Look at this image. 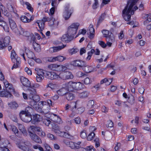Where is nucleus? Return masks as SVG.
<instances>
[{
  "label": "nucleus",
  "instance_id": "4468645a",
  "mask_svg": "<svg viewBox=\"0 0 151 151\" xmlns=\"http://www.w3.org/2000/svg\"><path fill=\"white\" fill-rule=\"evenodd\" d=\"M66 59L65 57L61 55L57 56H52L48 58L47 60L50 62H54L56 61L62 62Z\"/></svg>",
  "mask_w": 151,
  "mask_h": 151
},
{
  "label": "nucleus",
  "instance_id": "338daca9",
  "mask_svg": "<svg viewBox=\"0 0 151 151\" xmlns=\"http://www.w3.org/2000/svg\"><path fill=\"white\" fill-rule=\"evenodd\" d=\"M0 151H10L8 149L5 147L4 144V145L0 146Z\"/></svg>",
  "mask_w": 151,
  "mask_h": 151
},
{
  "label": "nucleus",
  "instance_id": "7ed1b4c3",
  "mask_svg": "<svg viewBox=\"0 0 151 151\" xmlns=\"http://www.w3.org/2000/svg\"><path fill=\"white\" fill-rule=\"evenodd\" d=\"M6 89H3L1 91H0V96L6 97H11L12 95L11 92L14 91V89L12 84L9 83L6 80L3 81ZM1 87L0 85V90H1Z\"/></svg>",
  "mask_w": 151,
  "mask_h": 151
},
{
  "label": "nucleus",
  "instance_id": "f704fd0d",
  "mask_svg": "<svg viewBox=\"0 0 151 151\" xmlns=\"http://www.w3.org/2000/svg\"><path fill=\"white\" fill-rule=\"evenodd\" d=\"M47 88H50L51 89H57L58 87L57 84L53 83H50L47 84L46 86Z\"/></svg>",
  "mask_w": 151,
  "mask_h": 151
},
{
  "label": "nucleus",
  "instance_id": "a211bd4d",
  "mask_svg": "<svg viewBox=\"0 0 151 151\" xmlns=\"http://www.w3.org/2000/svg\"><path fill=\"white\" fill-rule=\"evenodd\" d=\"M20 80L21 82L24 86L27 88L31 86L30 81L26 78L22 76L21 77Z\"/></svg>",
  "mask_w": 151,
  "mask_h": 151
},
{
  "label": "nucleus",
  "instance_id": "dca6fc26",
  "mask_svg": "<svg viewBox=\"0 0 151 151\" xmlns=\"http://www.w3.org/2000/svg\"><path fill=\"white\" fill-rule=\"evenodd\" d=\"M66 46V45H63L61 46L51 47L49 49V51L51 53L56 52L62 50Z\"/></svg>",
  "mask_w": 151,
  "mask_h": 151
},
{
  "label": "nucleus",
  "instance_id": "4d7b16f0",
  "mask_svg": "<svg viewBox=\"0 0 151 151\" xmlns=\"http://www.w3.org/2000/svg\"><path fill=\"white\" fill-rule=\"evenodd\" d=\"M33 110L32 108L30 107V106H28L27 107L25 110H22V111H24L26 113H30L31 112H32Z\"/></svg>",
  "mask_w": 151,
  "mask_h": 151
},
{
  "label": "nucleus",
  "instance_id": "39448f33",
  "mask_svg": "<svg viewBox=\"0 0 151 151\" xmlns=\"http://www.w3.org/2000/svg\"><path fill=\"white\" fill-rule=\"evenodd\" d=\"M64 143L67 146H68L71 149H78V151L81 148L82 142L78 141L76 142H73L72 141H68L67 140H64Z\"/></svg>",
  "mask_w": 151,
  "mask_h": 151
},
{
  "label": "nucleus",
  "instance_id": "58836bf2",
  "mask_svg": "<svg viewBox=\"0 0 151 151\" xmlns=\"http://www.w3.org/2000/svg\"><path fill=\"white\" fill-rule=\"evenodd\" d=\"M33 44L34 48L35 50L37 52H39L40 50V45L37 44L35 41H34L33 42Z\"/></svg>",
  "mask_w": 151,
  "mask_h": 151
},
{
  "label": "nucleus",
  "instance_id": "bf43d9fd",
  "mask_svg": "<svg viewBox=\"0 0 151 151\" xmlns=\"http://www.w3.org/2000/svg\"><path fill=\"white\" fill-rule=\"evenodd\" d=\"M25 4L27 6V8L30 12H32L33 11V9L31 6V5L28 2H26Z\"/></svg>",
  "mask_w": 151,
  "mask_h": 151
},
{
  "label": "nucleus",
  "instance_id": "4be33fe9",
  "mask_svg": "<svg viewBox=\"0 0 151 151\" xmlns=\"http://www.w3.org/2000/svg\"><path fill=\"white\" fill-rule=\"evenodd\" d=\"M30 136L32 139L35 142L39 144L42 143V141L40 138L35 133H31Z\"/></svg>",
  "mask_w": 151,
  "mask_h": 151
},
{
  "label": "nucleus",
  "instance_id": "e433bc0d",
  "mask_svg": "<svg viewBox=\"0 0 151 151\" xmlns=\"http://www.w3.org/2000/svg\"><path fill=\"white\" fill-rule=\"evenodd\" d=\"M8 105L12 109L16 108L18 106V104L15 101L10 102L8 104Z\"/></svg>",
  "mask_w": 151,
  "mask_h": 151
},
{
  "label": "nucleus",
  "instance_id": "5fc2aeb1",
  "mask_svg": "<svg viewBox=\"0 0 151 151\" xmlns=\"http://www.w3.org/2000/svg\"><path fill=\"white\" fill-rule=\"evenodd\" d=\"M43 123L47 126H49L51 122V121L49 119H47L45 118L43 119Z\"/></svg>",
  "mask_w": 151,
  "mask_h": 151
},
{
  "label": "nucleus",
  "instance_id": "603ef678",
  "mask_svg": "<svg viewBox=\"0 0 151 151\" xmlns=\"http://www.w3.org/2000/svg\"><path fill=\"white\" fill-rule=\"evenodd\" d=\"M114 40L113 39H111V37H109V39L107 38L106 39V41H107V42H106V44L108 46L110 47L112 45V43L111 42H113Z\"/></svg>",
  "mask_w": 151,
  "mask_h": 151
},
{
  "label": "nucleus",
  "instance_id": "0eeeda50",
  "mask_svg": "<svg viewBox=\"0 0 151 151\" xmlns=\"http://www.w3.org/2000/svg\"><path fill=\"white\" fill-rule=\"evenodd\" d=\"M11 58L12 60L14 63L12 69L17 68L20 63L21 61L20 58L18 57L14 50H12V51Z\"/></svg>",
  "mask_w": 151,
  "mask_h": 151
},
{
  "label": "nucleus",
  "instance_id": "09e8293b",
  "mask_svg": "<svg viewBox=\"0 0 151 151\" xmlns=\"http://www.w3.org/2000/svg\"><path fill=\"white\" fill-rule=\"evenodd\" d=\"M95 134L93 132H91L87 137V139L88 141H91L94 137Z\"/></svg>",
  "mask_w": 151,
  "mask_h": 151
},
{
  "label": "nucleus",
  "instance_id": "2eb2a0df",
  "mask_svg": "<svg viewBox=\"0 0 151 151\" xmlns=\"http://www.w3.org/2000/svg\"><path fill=\"white\" fill-rule=\"evenodd\" d=\"M71 64L74 66L83 67L85 65V62L82 60H77L71 62Z\"/></svg>",
  "mask_w": 151,
  "mask_h": 151
},
{
  "label": "nucleus",
  "instance_id": "37998d69",
  "mask_svg": "<svg viewBox=\"0 0 151 151\" xmlns=\"http://www.w3.org/2000/svg\"><path fill=\"white\" fill-rule=\"evenodd\" d=\"M9 24L11 28H15L17 27L15 22L12 19H10L9 20Z\"/></svg>",
  "mask_w": 151,
  "mask_h": 151
},
{
  "label": "nucleus",
  "instance_id": "9b49d317",
  "mask_svg": "<svg viewBox=\"0 0 151 151\" xmlns=\"http://www.w3.org/2000/svg\"><path fill=\"white\" fill-rule=\"evenodd\" d=\"M10 38L6 36L0 38V49H3L6 47L10 42Z\"/></svg>",
  "mask_w": 151,
  "mask_h": 151
},
{
  "label": "nucleus",
  "instance_id": "13d9d810",
  "mask_svg": "<svg viewBox=\"0 0 151 151\" xmlns=\"http://www.w3.org/2000/svg\"><path fill=\"white\" fill-rule=\"evenodd\" d=\"M78 51V50L77 49L73 48L69 49V52L70 54L73 55L76 53Z\"/></svg>",
  "mask_w": 151,
  "mask_h": 151
},
{
  "label": "nucleus",
  "instance_id": "ddd939ff",
  "mask_svg": "<svg viewBox=\"0 0 151 151\" xmlns=\"http://www.w3.org/2000/svg\"><path fill=\"white\" fill-rule=\"evenodd\" d=\"M59 75V79H61L63 80H66L69 79H72L73 76L72 74L69 71H63Z\"/></svg>",
  "mask_w": 151,
  "mask_h": 151
},
{
  "label": "nucleus",
  "instance_id": "f257e3e1",
  "mask_svg": "<svg viewBox=\"0 0 151 151\" xmlns=\"http://www.w3.org/2000/svg\"><path fill=\"white\" fill-rule=\"evenodd\" d=\"M137 0H129L127 5L122 11V16L125 21L130 20L131 15L134 13V11L138 9V7L135 6Z\"/></svg>",
  "mask_w": 151,
  "mask_h": 151
},
{
  "label": "nucleus",
  "instance_id": "864d4df0",
  "mask_svg": "<svg viewBox=\"0 0 151 151\" xmlns=\"http://www.w3.org/2000/svg\"><path fill=\"white\" fill-rule=\"evenodd\" d=\"M80 136L82 139H85L86 137V134L85 130H83L80 133Z\"/></svg>",
  "mask_w": 151,
  "mask_h": 151
},
{
  "label": "nucleus",
  "instance_id": "e2e57ef3",
  "mask_svg": "<svg viewBox=\"0 0 151 151\" xmlns=\"http://www.w3.org/2000/svg\"><path fill=\"white\" fill-rule=\"evenodd\" d=\"M43 146L45 147L46 151H52V149L47 144L45 143L43 144Z\"/></svg>",
  "mask_w": 151,
  "mask_h": 151
},
{
  "label": "nucleus",
  "instance_id": "8fccbe9b",
  "mask_svg": "<svg viewBox=\"0 0 151 151\" xmlns=\"http://www.w3.org/2000/svg\"><path fill=\"white\" fill-rule=\"evenodd\" d=\"M32 147L35 149H38L40 151H44L43 148L40 145H34Z\"/></svg>",
  "mask_w": 151,
  "mask_h": 151
},
{
  "label": "nucleus",
  "instance_id": "aec40b11",
  "mask_svg": "<svg viewBox=\"0 0 151 151\" xmlns=\"http://www.w3.org/2000/svg\"><path fill=\"white\" fill-rule=\"evenodd\" d=\"M50 120L58 124H61L63 122L60 117L54 114H51V119H50Z\"/></svg>",
  "mask_w": 151,
  "mask_h": 151
},
{
  "label": "nucleus",
  "instance_id": "052dcab7",
  "mask_svg": "<svg viewBox=\"0 0 151 151\" xmlns=\"http://www.w3.org/2000/svg\"><path fill=\"white\" fill-rule=\"evenodd\" d=\"M71 13L70 12H66L64 14V17L65 20L68 19L70 17Z\"/></svg>",
  "mask_w": 151,
  "mask_h": 151
},
{
  "label": "nucleus",
  "instance_id": "473e14b6",
  "mask_svg": "<svg viewBox=\"0 0 151 151\" xmlns=\"http://www.w3.org/2000/svg\"><path fill=\"white\" fill-rule=\"evenodd\" d=\"M77 29H68L67 32V33L69 35V36L73 37V39L74 35L77 33Z\"/></svg>",
  "mask_w": 151,
  "mask_h": 151
},
{
  "label": "nucleus",
  "instance_id": "5701e85b",
  "mask_svg": "<svg viewBox=\"0 0 151 151\" xmlns=\"http://www.w3.org/2000/svg\"><path fill=\"white\" fill-rule=\"evenodd\" d=\"M76 103L74 102L71 103L70 104H67L65 105V110L70 109L72 111H73L76 109Z\"/></svg>",
  "mask_w": 151,
  "mask_h": 151
},
{
  "label": "nucleus",
  "instance_id": "b1692460",
  "mask_svg": "<svg viewBox=\"0 0 151 151\" xmlns=\"http://www.w3.org/2000/svg\"><path fill=\"white\" fill-rule=\"evenodd\" d=\"M32 117V123L33 124H35L42 120V117L38 114H34L33 115Z\"/></svg>",
  "mask_w": 151,
  "mask_h": 151
},
{
  "label": "nucleus",
  "instance_id": "7c9ffc66",
  "mask_svg": "<svg viewBox=\"0 0 151 151\" xmlns=\"http://www.w3.org/2000/svg\"><path fill=\"white\" fill-rule=\"evenodd\" d=\"M17 145V146L20 149L24 151L26 150L27 147L25 144L21 141L18 142Z\"/></svg>",
  "mask_w": 151,
  "mask_h": 151
},
{
  "label": "nucleus",
  "instance_id": "a878e982",
  "mask_svg": "<svg viewBox=\"0 0 151 151\" xmlns=\"http://www.w3.org/2000/svg\"><path fill=\"white\" fill-rule=\"evenodd\" d=\"M59 136L62 137H64L67 138H69L72 140H73L74 139L73 136L70 135L68 133L64 132L61 131L60 133V134H59Z\"/></svg>",
  "mask_w": 151,
  "mask_h": 151
},
{
  "label": "nucleus",
  "instance_id": "a18cd8bd",
  "mask_svg": "<svg viewBox=\"0 0 151 151\" xmlns=\"http://www.w3.org/2000/svg\"><path fill=\"white\" fill-rule=\"evenodd\" d=\"M35 127L34 126H30L28 129V132L29 133V135H30L31 133H35L34 132H35Z\"/></svg>",
  "mask_w": 151,
  "mask_h": 151
},
{
  "label": "nucleus",
  "instance_id": "6e6552de",
  "mask_svg": "<svg viewBox=\"0 0 151 151\" xmlns=\"http://www.w3.org/2000/svg\"><path fill=\"white\" fill-rule=\"evenodd\" d=\"M23 111L19 113V116L21 120L26 123H28L32 120V115L30 113H26Z\"/></svg>",
  "mask_w": 151,
  "mask_h": 151
},
{
  "label": "nucleus",
  "instance_id": "0e129e2a",
  "mask_svg": "<svg viewBox=\"0 0 151 151\" xmlns=\"http://www.w3.org/2000/svg\"><path fill=\"white\" fill-rule=\"evenodd\" d=\"M47 137L48 138L52 140H55L56 139V137L51 134L49 133L47 134Z\"/></svg>",
  "mask_w": 151,
  "mask_h": 151
},
{
  "label": "nucleus",
  "instance_id": "6ab92c4d",
  "mask_svg": "<svg viewBox=\"0 0 151 151\" xmlns=\"http://www.w3.org/2000/svg\"><path fill=\"white\" fill-rule=\"evenodd\" d=\"M73 39V37L69 36V35L67 33L63 35L61 38V40L62 41L67 43L70 42Z\"/></svg>",
  "mask_w": 151,
  "mask_h": 151
},
{
  "label": "nucleus",
  "instance_id": "20e7f679",
  "mask_svg": "<svg viewBox=\"0 0 151 151\" xmlns=\"http://www.w3.org/2000/svg\"><path fill=\"white\" fill-rule=\"evenodd\" d=\"M84 86L80 82L70 81L65 84V87L70 91L73 90H80L83 89Z\"/></svg>",
  "mask_w": 151,
  "mask_h": 151
},
{
  "label": "nucleus",
  "instance_id": "3c124183",
  "mask_svg": "<svg viewBox=\"0 0 151 151\" xmlns=\"http://www.w3.org/2000/svg\"><path fill=\"white\" fill-rule=\"evenodd\" d=\"M36 25H38L40 28H43L44 27L45 24L43 23L42 21H39L38 22L35 23Z\"/></svg>",
  "mask_w": 151,
  "mask_h": 151
},
{
  "label": "nucleus",
  "instance_id": "bb28decb",
  "mask_svg": "<svg viewBox=\"0 0 151 151\" xmlns=\"http://www.w3.org/2000/svg\"><path fill=\"white\" fill-rule=\"evenodd\" d=\"M87 32L88 38L91 40L93 39L95 35L94 29H88Z\"/></svg>",
  "mask_w": 151,
  "mask_h": 151
},
{
  "label": "nucleus",
  "instance_id": "2f4dec72",
  "mask_svg": "<svg viewBox=\"0 0 151 151\" xmlns=\"http://www.w3.org/2000/svg\"><path fill=\"white\" fill-rule=\"evenodd\" d=\"M17 145V146L20 149L24 151L26 150L27 147L25 144L21 141L18 142Z\"/></svg>",
  "mask_w": 151,
  "mask_h": 151
},
{
  "label": "nucleus",
  "instance_id": "f03ea898",
  "mask_svg": "<svg viewBox=\"0 0 151 151\" xmlns=\"http://www.w3.org/2000/svg\"><path fill=\"white\" fill-rule=\"evenodd\" d=\"M28 97L31 100L30 105L38 111H40L46 105L47 102L44 101H40L38 103V104H37V103L40 100V98L37 94L31 96H28Z\"/></svg>",
  "mask_w": 151,
  "mask_h": 151
},
{
  "label": "nucleus",
  "instance_id": "ea45409f",
  "mask_svg": "<svg viewBox=\"0 0 151 151\" xmlns=\"http://www.w3.org/2000/svg\"><path fill=\"white\" fill-rule=\"evenodd\" d=\"M89 94V93L87 91H84L79 93L78 96L81 98H84L87 97Z\"/></svg>",
  "mask_w": 151,
  "mask_h": 151
},
{
  "label": "nucleus",
  "instance_id": "f8f14e48",
  "mask_svg": "<svg viewBox=\"0 0 151 151\" xmlns=\"http://www.w3.org/2000/svg\"><path fill=\"white\" fill-rule=\"evenodd\" d=\"M40 85L37 83L32 84L31 86L27 87V92L29 94V96H31L33 95L37 94V91L35 88L39 87Z\"/></svg>",
  "mask_w": 151,
  "mask_h": 151
},
{
  "label": "nucleus",
  "instance_id": "6e6d98bb",
  "mask_svg": "<svg viewBox=\"0 0 151 151\" xmlns=\"http://www.w3.org/2000/svg\"><path fill=\"white\" fill-rule=\"evenodd\" d=\"M106 126L107 127L111 128L113 127V123L111 121L109 120L107 122Z\"/></svg>",
  "mask_w": 151,
  "mask_h": 151
},
{
  "label": "nucleus",
  "instance_id": "de8ad7c7",
  "mask_svg": "<svg viewBox=\"0 0 151 151\" xmlns=\"http://www.w3.org/2000/svg\"><path fill=\"white\" fill-rule=\"evenodd\" d=\"M80 25L78 23H74L72 24L69 26L70 28H78Z\"/></svg>",
  "mask_w": 151,
  "mask_h": 151
},
{
  "label": "nucleus",
  "instance_id": "393cba45",
  "mask_svg": "<svg viewBox=\"0 0 151 151\" xmlns=\"http://www.w3.org/2000/svg\"><path fill=\"white\" fill-rule=\"evenodd\" d=\"M9 127L12 132L16 136L19 137L21 136V134H19L18 129L16 126L13 125H10Z\"/></svg>",
  "mask_w": 151,
  "mask_h": 151
},
{
  "label": "nucleus",
  "instance_id": "f3484780",
  "mask_svg": "<svg viewBox=\"0 0 151 151\" xmlns=\"http://www.w3.org/2000/svg\"><path fill=\"white\" fill-rule=\"evenodd\" d=\"M83 70L86 73H90L95 70V66L85 65L83 67Z\"/></svg>",
  "mask_w": 151,
  "mask_h": 151
},
{
  "label": "nucleus",
  "instance_id": "69168bd1",
  "mask_svg": "<svg viewBox=\"0 0 151 151\" xmlns=\"http://www.w3.org/2000/svg\"><path fill=\"white\" fill-rule=\"evenodd\" d=\"M105 15L106 14L104 13L101 14V16L100 17L99 19L98 22V23H101L104 19Z\"/></svg>",
  "mask_w": 151,
  "mask_h": 151
},
{
  "label": "nucleus",
  "instance_id": "774afa93",
  "mask_svg": "<svg viewBox=\"0 0 151 151\" xmlns=\"http://www.w3.org/2000/svg\"><path fill=\"white\" fill-rule=\"evenodd\" d=\"M24 70L28 75H31L32 74V71L31 70L28 68L26 67L24 68Z\"/></svg>",
  "mask_w": 151,
  "mask_h": 151
},
{
  "label": "nucleus",
  "instance_id": "c03bdc74",
  "mask_svg": "<svg viewBox=\"0 0 151 151\" xmlns=\"http://www.w3.org/2000/svg\"><path fill=\"white\" fill-rule=\"evenodd\" d=\"M53 131H54L56 134L59 136L60 133L61 132L59 127H53L52 128Z\"/></svg>",
  "mask_w": 151,
  "mask_h": 151
},
{
  "label": "nucleus",
  "instance_id": "49530a36",
  "mask_svg": "<svg viewBox=\"0 0 151 151\" xmlns=\"http://www.w3.org/2000/svg\"><path fill=\"white\" fill-rule=\"evenodd\" d=\"M27 55L28 58L34 59L35 57H34V53L32 51H29L27 53Z\"/></svg>",
  "mask_w": 151,
  "mask_h": 151
},
{
  "label": "nucleus",
  "instance_id": "680f3d73",
  "mask_svg": "<svg viewBox=\"0 0 151 151\" xmlns=\"http://www.w3.org/2000/svg\"><path fill=\"white\" fill-rule=\"evenodd\" d=\"M52 19V17H50V18L48 17H44L42 20L40 21H42V22L45 24V22L47 21H50Z\"/></svg>",
  "mask_w": 151,
  "mask_h": 151
},
{
  "label": "nucleus",
  "instance_id": "c85d7f7f",
  "mask_svg": "<svg viewBox=\"0 0 151 151\" xmlns=\"http://www.w3.org/2000/svg\"><path fill=\"white\" fill-rule=\"evenodd\" d=\"M18 126L19 130L23 135L25 136H26L27 133L24 126L22 124H18Z\"/></svg>",
  "mask_w": 151,
  "mask_h": 151
},
{
  "label": "nucleus",
  "instance_id": "412c9836",
  "mask_svg": "<svg viewBox=\"0 0 151 151\" xmlns=\"http://www.w3.org/2000/svg\"><path fill=\"white\" fill-rule=\"evenodd\" d=\"M68 91L69 90H68L65 87V84L63 85V87L57 91V93L60 96H63L66 95Z\"/></svg>",
  "mask_w": 151,
  "mask_h": 151
},
{
  "label": "nucleus",
  "instance_id": "a19ab883",
  "mask_svg": "<svg viewBox=\"0 0 151 151\" xmlns=\"http://www.w3.org/2000/svg\"><path fill=\"white\" fill-rule=\"evenodd\" d=\"M67 99L68 101H71L74 98L73 93H69L68 92L66 95Z\"/></svg>",
  "mask_w": 151,
  "mask_h": 151
},
{
  "label": "nucleus",
  "instance_id": "79ce46f5",
  "mask_svg": "<svg viewBox=\"0 0 151 151\" xmlns=\"http://www.w3.org/2000/svg\"><path fill=\"white\" fill-rule=\"evenodd\" d=\"M95 50L94 49H91V51H89L88 52V56L86 58V60H89L92 55V54L94 52Z\"/></svg>",
  "mask_w": 151,
  "mask_h": 151
},
{
  "label": "nucleus",
  "instance_id": "cd10ccee",
  "mask_svg": "<svg viewBox=\"0 0 151 151\" xmlns=\"http://www.w3.org/2000/svg\"><path fill=\"white\" fill-rule=\"evenodd\" d=\"M34 18V16L32 15L30 18V19H29L26 16H22L21 17V20L24 22L27 23L33 20Z\"/></svg>",
  "mask_w": 151,
  "mask_h": 151
},
{
  "label": "nucleus",
  "instance_id": "1a4fd4ad",
  "mask_svg": "<svg viewBox=\"0 0 151 151\" xmlns=\"http://www.w3.org/2000/svg\"><path fill=\"white\" fill-rule=\"evenodd\" d=\"M35 70L37 74L36 77L37 81L38 82H41L44 79L45 76L44 70L37 67L35 68Z\"/></svg>",
  "mask_w": 151,
  "mask_h": 151
},
{
  "label": "nucleus",
  "instance_id": "c9c22d12",
  "mask_svg": "<svg viewBox=\"0 0 151 151\" xmlns=\"http://www.w3.org/2000/svg\"><path fill=\"white\" fill-rule=\"evenodd\" d=\"M102 32L104 36L107 37V38L110 37L111 36V33L109 32L108 30L104 29L102 31Z\"/></svg>",
  "mask_w": 151,
  "mask_h": 151
},
{
  "label": "nucleus",
  "instance_id": "4c0bfd02",
  "mask_svg": "<svg viewBox=\"0 0 151 151\" xmlns=\"http://www.w3.org/2000/svg\"><path fill=\"white\" fill-rule=\"evenodd\" d=\"M93 80V79L91 78H90L88 77H86L83 81L85 84L88 85L91 84Z\"/></svg>",
  "mask_w": 151,
  "mask_h": 151
},
{
  "label": "nucleus",
  "instance_id": "423d86ee",
  "mask_svg": "<svg viewBox=\"0 0 151 151\" xmlns=\"http://www.w3.org/2000/svg\"><path fill=\"white\" fill-rule=\"evenodd\" d=\"M48 67L51 70L59 72L64 71L68 69L67 67L65 65L56 64H50L48 66Z\"/></svg>",
  "mask_w": 151,
  "mask_h": 151
},
{
  "label": "nucleus",
  "instance_id": "9d476101",
  "mask_svg": "<svg viewBox=\"0 0 151 151\" xmlns=\"http://www.w3.org/2000/svg\"><path fill=\"white\" fill-rule=\"evenodd\" d=\"M45 77L48 79L53 80L58 79L59 75L53 72H50L44 70Z\"/></svg>",
  "mask_w": 151,
  "mask_h": 151
},
{
  "label": "nucleus",
  "instance_id": "c756f323",
  "mask_svg": "<svg viewBox=\"0 0 151 151\" xmlns=\"http://www.w3.org/2000/svg\"><path fill=\"white\" fill-rule=\"evenodd\" d=\"M95 148L92 145L86 146L85 148L82 147L78 151H94Z\"/></svg>",
  "mask_w": 151,
  "mask_h": 151
},
{
  "label": "nucleus",
  "instance_id": "72a5a7b5",
  "mask_svg": "<svg viewBox=\"0 0 151 151\" xmlns=\"http://www.w3.org/2000/svg\"><path fill=\"white\" fill-rule=\"evenodd\" d=\"M112 81V78H105L101 81L100 83L101 84L105 83L106 85L108 86L109 85L111 84Z\"/></svg>",
  "mask_w": 151,
  "mask_h": 151
}]
</instances>
